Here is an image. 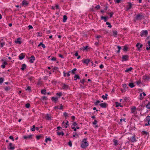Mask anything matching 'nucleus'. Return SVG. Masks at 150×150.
Masks as SVG:
<instances>
[{
  "label": "nucleus",
  "mask_w": 150,
  "mask_h": 150,
  "mask_svg": "<svg viewBox=\"0 0 150 150\" xmlns=\"http://www.w3.org/2000/svg\"><path fill=\"white\" fill-rule=\"evenodd\" d=\"M100 102L99 100H97L96 102L94 104L95 105H98V103H99Z\"/></svg>",
  "instance_id": "44"
},
{
  "label": "nucleus",
  "mask_w": 150,
  "mask_h": 150,
  "mask_svg": "<svg viewBox=\"0 0 150 150\" xmlns=\"http://www.w3.org/2000/svg\"><path fill=\"white\" fill-rule=\"evenodd\" d=\"M102 98L104 99V100H106L107 99V97H106V96H105L104 95H103L102 96Z\"/></svg>",
  "instance_id": "39"
},
{
  "label": "nucleus",
  "mask_w": 150,
  "mask_h": 150,
  "mask_svg": "<svg viewBox=\"0 0 150 150\" xmlns=\"http://www.w3.org/2000/svg\"><path fill=\"white\" fill-rule=\"evenodd\" d=\"M85 81V80L84 79H83L82 80L80 81V82L82 84H84V83Z\"/></svg>",
  "instance_id": "52"
},
{
  "label": "nucleus",
  "mask_w": 150,
  "mask_h": 150,
  "mask_svg": "<svg viewBox=\"0 0 150 150\" xmlns=\"http://www.w3.org/2000/svg\"><path fill=\"white\" fill-rule=\"evenodd\" d=\"M146 122H148V123H146L145 124V125L146 126L147 125H150V120L148 121H146Z\"/></svg>",
  "instance_id": "45"
},
{
  "label": "nucleus",
  "mask_w": 150,
  "mask_h": 150,
  "mask_svg": "<svg viewBox=\"0 0 150 150\" xmlns=\"http://www.w3.org/2000/svg\"><path fill=\"white\" fill-rule=\"evenodd\" d=\"M57 134L59 135H62V136L64 135V133L63 132H57Z\"/></svg>",
  "instance_id": "28"
},
{
  "label": "nucleus",
  "mask_w": 150,
  "mask_h": 150,
  "mask_svg": "<svg viewBox=\"0 0 150 150\" xmlns=\"http://www.w3.org/2000/svg\"><path fill=\"white\" fill-rule=\"evenodd\" d=\"M149 121H150V116H148L146 117V122Z\"/></svg>",
  "instance_id": "34"
},
{
  "label": "nucleus",
  "mask_w": 150,
  "mask_h": 150,
  "mask_svg": "<svg viewBox=\"0 0 150 150\" xmlns=\"http://www.w3.org/2000/svg\"><path fill=\"white\" fill-rule=\"evenodd\" d=\"M100 105L103 108H105L106 107L107 104L105 103H104L100 104Z\"/></svg>",
  "instance_id": "10"
},
{
  "label": "nucleus",
  "mask_w": 150,
  "mask_h": 150,
  "mask_svg": "<svg viewBox=\"0 0 150 150\" xmlns=\"http://www.w3.org/2000/svg\"><path fill=\"white\" fill-rule=\"evenodd\" d=\"M129 5V7L128 8V9H130L132 6V4L130 3H128Z\"/></svg>",
  "instance_id": "30"
},
{
  "label": "nucleus",
  "mask_w": 150,
  "mask_h": 150,
  "mask_svg": "<svg viewBox=\"0 0 150 150\" xmlns=\"http://www.w3.org/2000/svg\"><path fill=\"white\" fill-rule=\"evenodd\" d=\"M28 4V3H27L25 0H24L22 2V4L23 5H27Z\"/></svg>",
  "instance_id": "17"
},
{
  "label": "nucleus",
  "mask_w": 150,
  "mask_h": 150,
  "mask_svg": "<svg viewBox=\"0 0 150 150\" xmlns=\"http://www.w3.org/2000/svg\"><path fill=\"white\" fill-rule=\"evenodd\" d=\"M30 88H31L30 87V86H28L27 87V89H26V90H28L30 91L31 90Z\"/></svg>",
  "instance_id": "57"
},
{
  "label": "nucleus",
  "mask_w": 150,
  "mask_h": 150,
  "mask_svg": "<svg viewBox=\"0 0 150 150\" xmlns=\"http://www.w3.org/2000/svg\"><path fill=\"white\" fill-rule=\"evenodd\" d=\"M35 60V58L33 56H32L30 58L29 61L31 63H33L34 61Z\"/></svg>",
  "instance_id": "8"
},
{
  "label": "nucleus",
  "mask_w": 150,
  "mask_h": 150,
  "mask_svg": "<svg viewBox=\"0 0 150 150\" xmlns=\"http://www.w3.org/2000/svg\"><path fill=\"white\" fill-rule=\"evenodd\" d=\"M143 18H144V16L140 14H138L136 17V19L137 20H140Z\"/></svg>",
  "instance_id": "3"
},
{
  "label": "nucleus",
  "mask_w": 150,
  "mask_h": 150,
  "mask_svg": "<svg viewBox=\"0 0 150 150\" xmlns=\"http://www.w3.org/2000/svg\"><path fill=\"white\" fill-rule=\"evenodd\" d=\"M136 46L137 47L138 50H139L140 48H142L143 46L142 44H140L139 43H138L136 45Z\"/></svg>",
  "instance_id": "7"
},
{
  "label": "nucleus",
  "mask_w": 150,
  "mask_h": 150,
  "mask_svg": "<svg viewBox=\"0 0 150 150\" xmlns=\"http://www.w3.org/2000/svg\"><path fill=\"white\" fill-rule=\"evenodd\" d=\"M113 12H111L110 13H108V14H109L110 15V18H111L112 15L113 14Z\"/></svg>",
  "instance_id": "47"
},
{
  "label": "nucleus",
  "mask_w": 150,
  "mask_h": 150,
  "mask_svg": "<svg viewBox=\"0 0 150 150\" xmlns=\"http://www.w3.org/2000/svg\"><path fill=\"white\" fill-rule=\"evenodd\" d=\"M25 57L24 55H23V53H21L20 55L19 56V58L20 59H23Z\"/></svg>",
  "instance_id": "12"
},
{
  "label": "nucleus",
  "mask_w": 150,
  "mask_h": 150,
  "mask_svg": "<svg viewBox=\"0 0 150 150\" xmlns=\"http://www.w3.org/2000/svg\"><path fill=\"white\" fill-rule=\"evenodd\" d=\"M68 144H69V145L70 146H72V143L71 142V141H69V142H68Z\"/></svg>",
  "instance_id": "51"
},
{
  "label": "nucleus",
  "mask_w": 150,
  "mask_h": 150,
  "mask_svg": "<svg viewBox=\"0 0 150 150\" xmlns=\"http://www.w3.org/2000/svg\"><path fill=\"white\" fill-rule=\"evenodd\" d=\"M142 93H140L139 95L140 98H139L140 100L144 98V97L142 96Z\"/></svg>",
  "instance_id": "35"
},
{
  "label": "nucleus",
  "mask_w": 150,
  "mask_h": 150,
  "mask_svg": "<svg viewBox=\"0 0 150 150\" xmlns=\"http://www.w3.org/2000/svg\"><path fill=\"white\" fill-rule=\"evenodd\" d=\"M129 86L131 88H132L134 86L133 83H129Z\"/></svg>",
  "instance_id": "25"
},
{
  "label": "nucleus",
  "mask_w": 150,
  "mask_h": 150,
  "mask_svg": "<svg viewBox=\"0 0 150 150\" xmlns=\"http://www.w3.org/2000/svg\"><path fill=\"white\" fill-rule=\"evenodd\" d=\"M9 138L11 139H12V140L13 141H14V139H13V136H10L9 137Z\"/></svg>",
  "instance_id": "55"
},
{
  "label": "nucleus",
  "mask_w": 150,
  "mask_h": 150,
  "mask_svg": "<svg viewBox=\"0 0 150 150\" xmlns=\"http://www.w3.org/2000/svg\"><path fill=\"white\" fill-rule=\"evenodd\" d=\"M42 47L43 48H45V46L44 44H43V43H42Z\"/></svg>",
  "instance_id": "61"
},
{
  "label": "nucleus",
  "mask_w": 150,
  "mask_h": 150,
  "mask_svg": "<svg viewBox=\"0 0 150 150\" xmlns=\"http://www.w3.org/2000/svg\"><path fill=\"white\" fill-rule=\"evenodd\" d=\"M35 125H33V128L31 129V130L32 131L34 132L35 131Z\"/></svg>",
  "instance_id": "36"
},
{
  "label": "nucleus",
  "mask_w": 150,
  "mask_h": 150,
  "mask_svg": "<svg viewBox=\"0 0 150 150\" xmlns=\"http://www.w3.org/2000/svg\"><path fill=\"white\" fill-rule=\"evenodd\" d=\"M52 99L54 102L56 103V101L58 99V98H54V97H52Z\"/></svg>",
  "instance_id": "14"
},
{
  "label": "nucleus",
  "mask_w": 150,
  "mask_h": 150,
  "mask_svg": "<svg viewBox=\"0 0 150 150\" xmlns=\"http://www.w3.org/2000/svg\"><path fill=\"white\" fill-rule=\"evenodd\" d=\"M89 61H90V60L89 59H87L84 60V61L83 60V63L87 64H88V62H89Z\"/></svg>",
  "instance_id": "13"
},
{
  "label": "nucleus",
  "mask_w": 150,
  "mask_h": 150,
  "mask_svg": "<svg viewBox=\"0 0 150 150\" xmlns=\"http://www.w3.org/2000/svg\"><path fill=\"white\" fill-rule=\"evenodd\" d=\"M117 47L118 49V50L117 51V53H119L120 52V49H121V47L120 46H117Z\"/></svg>",
  "instance_id": "40"
},
{
  "label": "nucleus",
  "mask_w": 150,
  "mask_h": 150,
  "mask_svg": "<svg viewBox=\"0 0 150 150\" xmlns=\"http://www.w3.org/2000/svg\"><path fill=\"white\" fill-rule=\"evenodd\" d=\"M130 140L132 142H134L136 141V137L134 135L132 137H131Z\"/></svg>",
  "instance_id": "6"
},
{
  "label": "nucleus",
  "mask_w": 150,
  "mask_h": 150,
  "mask_svg": "<svg viewBox=\"0 0 150 150\" xmlns=\"http://www.w3.org/2000/svg\"><path fill=\"white\" fill-rule=\"evenodd\" d=\"M4 44H5L4 42H3V43H0V47H2L4 46Z\"/></svg>",
  "instance_id": "43"
},
{
  "label": "nucleus",
  "mask_w": 150,
  "mask_h": 150,
  "mask_svg": "<svg viewBox=\"0 0 150 150\" xmlns=\"http://www.w3.org/2000/svg\"><path fill=\"white\" fill-rule=\"evenodd\" d=\"M30 106V104L29 103H27L25 105V107L27 108H29Z\"/></svg>",
  "instance_id": "42"
},
{
  "label": "nucleus",
  "mask_w": 150,
  "mask_h": 150,
  "mask_svg": "<svg viewBox=\"0 0 150 150\" xmlns=\"http://www.w3.org/2000/svg\"><path fill=\"white\" fill-rule=\"evenodd\" d=\"M56 58L55 57H53L51 59V60L52 61H56Z\"/></svg>",
  "instance_id": "54"
},
{
  "label": "nucleus",
  "mask_w": 150,
  "mask_h": 150,
  "mask_svg": "<svg viewBox=\"0 0 150 150\" xmlns=\"http://www.w3.org/2000/svg\"><path fill=\"white\" fill-rule=\"evenodd\" d=\"M74 77L75 78L74 79L75 80H76L77 79H80V77L78 75H75Z\"/></svg>",
  "instance_id": "21"
},
{
  "label": "nucleus",
  "mask_w": 150,
  "mask_h": 150,
  "mask_svg": "<svg viewBox=\"0 0 150 150\" xmlns=\"http://www.w3.org/2000/svg\"><path fill=\"white\" fill-rule=\"evenodd\" d=\"M113 35H114V36L116 37V35H117V31H114L113 32Z\"/></svg>",
  "instance_id": "24"
},
{
  "label": "nucleus",
  "mask_w": 150,
  "mask_h": 150,
  "mask_svg": "<svg viewBox=\"0 0 150 150\" xmlns=\"http://www.w3.org/2000/svg\"><path fill=\"white\" fill-rule=\"evenodd\" d=\"M106 24L107 25H108V27L109 28H111L112 27V26L110 24V23H109V22H107L106 23Z\"/></svg>",
  "instance_id": "27"
},
{
  "label": "nucleus",
  "mask_w": 150,
  "mask_h": 150,
  "mask_svg": "<svg viewBox=\"0 0 150 150\" xmlns=\"http://www.w3.org/2000/svg\"><path fill=\"white\" fill-rule=\"evenodd\" d=\"M97 120H94V121L93 123V124L94 125H96L97 124Z\"/></svg>",
  "instance_id": "49"
},
{
  "label": "nucleus",
  "mask_w": 150,
  "mask_h": 150,
  "mask_svg": "<svg viewBox=\"0 0 150 150\" xmlns=\"http://www.w3.org/2000/svg\"><path fill=\"white\" fill-rule=\"evenodd\" d=\"M122 86L123 87V88H124V89H125V88H126L127 85L126 84H123Z\"/></svg>",
  "instance_id": "56"
},
{
  "label": "nucleus",
  "mask_w": 150,
  "mask_h": 150,
  "mask_svg": "<svg viewBox=\"0 0 150 150\" xmlns=\"http://www.w3.org/2000/svg\"><path fill=\"white\" fill-rule=\"evenodd\" d=\"M10 88L8 87H6L4 88L5 90L6 91L9 90Z\"/></svg>",
  "instance_id": "32"
},
{
  "label": "nucleus",
  "mask_w": 150,
  "mask_h": 150,
  "mask_svg": "<svg viewBox=\"0 0 150 150\" xmlns=\"http://www.w3.org/2000/svg\"><path fill=\"white\" fill-rule=\"evenodd\" d=\"M122 57V61H126L128 60V56L127 55H123Z\"/></svg>",
  "instance_id": "5"
},
{
  "label": "nucleus",
  "mask_w": 150,
  "mask_h": 150,
  "mask_svg": "<svg viewBox=\"0 0 150 150\" xmlns=\"http://www.w3.org/2000/svg\"><path fill=\"white\" fill-rule=\"evenodd\" d=\"M63 127H65V128H67V125L66 124L63 125H62Z\"/></svg>",
  "instance_id": "59"
},
{
  "label": "nucleus",
  "mask_w": 150,
  "mask_h": 150,
  "mask_svg": "<svg viewBox=\"0 0 150 150\" xmlns=\"http://www.w3.org/2000/svg\"><path fill=\"white\" fill-rule=\"evenodd\" d=\"M1 67L2 68H4L5 67V65L3 64L2 65H1Z\"/></svg>",
  "instance_id": "64"
},
{
  "label": "nucleus",
  "mask_w": 150,
  "mask_h": 150,
  "mask_svg": "<svg viewBox=\"0 0 150 150\" xmlns=\"http://www.w3.org/2000/svg\"><path fill=\"white\" fill-rule=\"evenodd\" d=\"M101 19H104V21L105 22H106L107 21L106 18V17H105L101 16Z\"/></svg>",
  "instance_id": "31"
},
{
  "label": "nucleus",
  "mask_w": 150,
  "mask_h": 150,
  "mask_svg": "<svg viewBox=\"0 0 150 150\" xmlns=\"http://www.w3.org/2000/svg\"><path fill=\"white\" fill-rule=\"evenodd\" d=\"M42 100H46L47 99V97L46 96H43L42 97Z\"/></svg>",
  "instance_id": "38"
},
{
  "label": "nucleus",
  "mask_w": 150,
  "mask_h": 150,
  "mask_svg": "<svg viewBox=\"0 0 150 150\" xmlns=\"http://www.w3.org/2000/svg\"><path fill=\"white\" fill-rule=\"evenodd\" d=\"M115 104L116 105V107H117L119 106H120V103H119L117 102H116Z\"/></svg>",
  "instance_id": "33"
},
{
  "label": "nucleus",
  "mask_w": 150,
  "mask_h": 150,
  "mask_svg": "<svg viewBox=\"0 0 150 150\" xmlns=\"http://www.w3.org/2000/svg\"><path fill=\"white\" fill-rule=\"evenodd\" d=\"M46 91V90L45 89H43L41 90V92L43 94H45Z\"/></svg>",
  "instance_id": "26"
},
{
  "label": "nucleus",
  "mask_w": 150,
  "mask_h": 150,
  "mask_svg": "<svg viewBox=\"0 0 150 150\" xmlns=\"http://www.w3.org/2000/svg\"><path fill=\"white\" fill-rule=\"evenodd\" d=\"M113 142L114 143V145L116 146L117 144H118V141L117 140L114 139L113 140Z\"/></svg>",
  "instance_id": "23"
},
{
  "label": "nucleus",
  "mask_w": 150,
  "mask_h": 150,
  "mask_svg": "<svg viewBox=\"0 0 150 150\" xmlns=\"http://www.w3.org/2000/svg\"><path fill=\"white\" fill-rule=\"evenodd\" d=\"M148 33L147 31L146 30H144L142 31L140 35L141 37L144 36H146L148 35Z\"/></svg>",
  "instance_id": "2"
},
{
  "label": "nucleus",
  "mask_w": 150,
  "mask_h": 150,
  "mask_svg": "<svg viewBox=\"0 0 150 150\" xmlns=\"http://www.w3.org/2000/svg\"><path fill=\"white\" fill-rule=\"evenodd\" d=\"M41 136H37L36 137L38 139H39L40 138Z\"/></svg>",
  "instance_id": "62"
},
{
  "label": "nucleus",
  "mask_w": 150,
  "mask_h": 150,
  "mask_svg": "<svg viewBox=\"0 0 150 150\" xmlns=\"http://www.w3.org/2000/svg\"><path fill=\"white\" fill-rule=\"evenodd\" d=\"M67 19V16L64 15L63 16V21L64 22H65L66 21Z\"/></svg>",
  "instance_id": "15"
},
{
  "label": "nucleus",
  "mask_w": 150,
  "mask_h": 150,
  "mask_svg": "<svg viewBox=\"0 0 150 150\" xmlns=\"http://www.w3.org/2000/svg\"><path fill=\"white\" fill-rule=\"evenodd\" d=\"M146 106L147 109H150V102H149Z\"/></svg>",
  "instance_id": "20"
},
{
  "label": "nucleus",
  "mask_w": 150,
  "mask_h": 150,
  "mask_svg": "<svg viewBox=\"0 0 150 150\" xmlns=\"http://www.w3.org/2000/svg\"><path fill=\"white\" fill-rule=\"evenodd\" d=\"M87 140V139H84L82 142V144H81V146L83 148H86L88 145V143L86 141Z\"/></svg>",
  "instance_id": "1"
},
{
  "label": "nucleus",
  "mask_w": 150,
  "mask_h": 150,
  "mask_svg": "<svg viewBox=\"0 0 150 150\" xmlns=\"http://www.w3.org/2000/svg\"><path fill=\"white\" fill-rule=\"evenodd\" d=\"M26 66L25 64H23L22 65V68H21V69L22 70H24L26 68Z\"/></svg>",
  "instance_id": "18"
},
{
  "label": "nucleus",
  "mask_w": 150,
  "mask_h": 150,
  "mask_svg": "<svg viewBox=\"0 0 150 150\" xmlns=\"http://www.w3.org/2000/svg\"><path fill=\"white\" fill-rule=\"evenodd\" d=\"M71 128L72 129H74V131H76V128H75L74 127L71 126Z\"/></svg>",
  "instance_id": "50"
},
{
  "label": "nucleus",
  "mask_w": 150,
  "mask_h": 150,
  "mask_svg": "<svg viewBox=\"0 0 150 150\" xmlns=\"http://www.w3.org/2000/svg\"><path fill=\"white\" fill-rule=\"evenodd\" d=\"M136 109V108L135 107H133L132 108H131L132 112L133 113L135 110Z\"/></svg>",
  "instance_id": "22"
},
{
  "label": "nucleus",
  "mask_w": 150,
  "mask_h": 150,
  "mask_svg": "<svg viewBox=\"0 0 150 150\" xmlns=\"http://www.w3.org/2000/svg\"><path fill=\"white\" fill-rule=\"evenodd\" d=\"M115 1H116V3H119L121 1V0H115Z\"/></svg>",
  "instance_id": "60"
},
{
  "label": "nucleus",
  "mask_w": 150,
  "mask_h": 150,
  "mask_svg": "<svg viewBox=\"0 0 150 150\" xmlns=\"http://www.w3.org/2000/svg\"><path fill=\"white\" fill-rule=\"evenodd\" d=\"M127 49H128V48L127 47L125 46L124 47L123 50L124 51H126L127 50Z\"/></svg>",
  "instance_id": "41"
},
{
  "label": "nucleus",
  "mask_w": 150,
  "mask_h": 150,
  "mask_svg": "<svg viewBox=\"0 0 150 150\" xmlns=\"http://www.w3.org/2000/svg\"><path fill=\"white\" fill-rule=\"evenodd\" d=\"M20 40V38H18L15 41V42L16 43H18L19 44H21V41Z\"/></svg>",
  "instance_id": "11"
},
{
  "label": "nucleus",
  "mask_w": 150,
  "mask_h": 150,
  "mask_svg": "<svg viewBox=\"0 0 150 150\" xmlns=\"http://www.w3.org/2000/svg\"><path fill=\"white\" fill-rule=\"evenodd\" d=\"M95 8H97V9H100V5H97L96 7Z\"/></svg>",
  "instance_id": "53"
},
{
  "label": "nucleus",
  "mask_w": 150,
  "mask_h": 150,
  "mask_svg": "<svg viewBox=\"0 0 150 150\" xmlns=\"http://www.w3.org/2000/svg\"><path fill=\"white\" fill-rule=\"evenodd\" d=\"M77 125V124L76 123V122H74L73 124L71 125V126H74H74H76Z\"/></svg>",
  "instance_id": "48"
},
{
  "label": "nucleus",
  "mask_w": 150,
  "mask_h": 150,
  "mask_svg": "<svg viewBox=\"0 0 150 150\" xmlns=\"http://www.w3.org/2000/svg\"><path fill=\"white\" fill-rule=\"evenodd\" d=\"M132 69V67H130V68L127 69L126 70H125V72H129V71H131V70Z\"/></svg>",
  "instance_id": "19"
},
{
  "label": "nucleus",
  "mask_w": 150,
  "mask_h": 150,
  "mask_svg": "<svg viewBox=\"0 0 150 150\" xmlns=\"http://www.w3.org/2000/svg\"><path fill=\"white\" fill-rule=\"evenodd\" d=\"M57 95L58 96H59V97H60L62 95V92H60L59 93H57Z\"/></svg>",
  "instance_id": "37"
},
{
  "label": "nucleus",
  "mask_w": 150,
  "mask_h": 150,
  "mask_svg": "<svg viewBox=\"0 0 150 150\" xmlns=\"http://www.w3.org/2000/svg\"><path fill=\"white\" fill-rule=\"evenodd\" d=\"M45 118L47 120H51V117L48 114H47L46 115V116L45 117Z\"/></svg>",
  "instance_id": "16"
},
{
  "label": "nucleus",
  "mask_w": 150,
  "mask_h": 150,
  "mask_svg": "<svg viewBox=\"0 0 150 150\" xmlns=\"http://www.w3.org/2000/svg\"><path fill=\"white\" fill-rule=\"evenodd\" d=\"M68 87V86L65 85V84H63V86L62 87L63 89L67 88Z\"/></svg>",
  "instance_id": "29"
},
{
  "label": "nucleus",
  "mask_w": 150,
  "mask_h": 150,
  "mask_svg": "<svg viewBox=\"0 0 150 150\" xmlns=\"http://www.w3.org/2000/svg\"><path fill=\"white\" fill-rule=\"evenodd\" d=\"M4 81V79L1 78H0V83H2Z\"/></svg>",
  "instance_id": "46"
},
{
  "label": "nucleus",
  "mask_w": 150,
  "mask_h": 150,
  "mask_svg": "<svg viewBox=\"0 0 150 150\" xmlns=\"http://www.w3.org/2000/svg\"><path fill=\"white\" fill-rule=\"evenodd\" d=\"M64 115L65 117L68 116L67 113L66 112H64Z\"/></svg>",
  "instance_id": "58"
},
{
  "label": "nucleus",
  "mask_w": 150,
  "mask_h": 150,
  "mask_svg": "<svg viewBox=\"0 0 150 150\" xmlns=\"http://www.w3.org/2000/svg\"><path fill=\"white\" fill-rule=\"evenodd\" d=\"M32 135H30L28 136H24L23 137L25 139H30L32 138Z\"/></svg>",
  "instance_id": "9"
},
{
  "label": "nucleus",
  "mask_w": 150,
  "mask_h": 150,
  "mask_svg": "<svg viewBox=\"0 0 150 150\" xmlns=\"http://www.w3.org/2000/svg\"><path fill=\"white\" fill-rule=\"evenodd\" d=\"M104 66L103 64H101L100 66V68L101 69H102L103 68Z\"/></svg>",
  "instance_id": "63"
},
{
  "label": "nucleus",
  "mask_w": 150,
  "mask_h": 150,
  "mask_svg": "<svg viewBox=\"0 0 150 150\" xmlns=\"http://www.w3.org/2000/svg\"><path fill=\"white\" fill-rule=\"evenodd\" d=\"M8 149L10 150H13L15 148V147L13 145L12 143H10L8 146Z\"/></svg>",
  "instance_id": "4"
}]
</instances>
